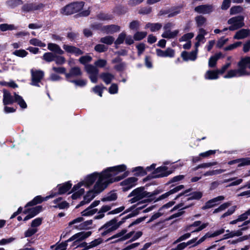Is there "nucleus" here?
Instances as JSON below:
<instances>
[{"instance_id": "nucleus-1", "label": "nucleus", "mask_w": 250, "mask_h": 250, "mask_svg": "<svg viewBox=\"0 0 250 250\" xmlns=\"http://www.w3.org/2000/svg\"><path fill=\"white\" fill-rule=\"evenodd\" d=\"M126 168V167L125 165H121L108 167L101 173L94 172L87 176L84 181L79 183L73 187L72 191H77L79 188L80 189L72 195V198L76 199L83 194L84 189L81 188L83 185L90 187L96 180L97 181L94 187V191L97 193H100L107 187L109 184L120 181L127 176L128 174L127 172H125L121 177L116 176L120 172L125 171Z\"/></svg>"}, {"instance_id": "nucleus-2", "label": "nucleus", "mask_w": 250, "mask_h": 250, "mask_svg": "<svg viewBox=\"0 0 250 250\" xmlns=\"http://www.w3.org/2000/svg\"><path fill=\"white\" fill-rule=\"evenodd\" d=\"M238 68L229 71L227 74L224 76L225 78H230L232 77H241L249 75L247 69H250V57L242 58L238 63Z\"/></svg>"}, {"instance_id": "nucleus-3", "label": "nucleus", "mask_w": 250, "mask_h": 250, "mask_svg": "<svg viewBox=\"0 0 250 250\" xmlns=\"http://www.w3.org/2000/svg\"><path fill=\"white\" fill-rule=\"evenodd\" d=\"M156 193L153 192H148L145 190L144 187L138 188L133 190L128 195V197H133L130 200L131 203H135L140 200H142L145 198L146 199L143 200L144 203L146 202H151L155 200V195Z\"/></svg>"}, {"instance_id": "nucleus-4", "label": "nucleus", "mask_w": 250, "mask_h": 250, "mask_svg": "<svg viewBox=\"0 0 250 250\" xmlns=\"http://www.w3.org/2000/svg\"><path fill=\"white\" fill-rule=\"evenodd\" d=\"M135 215V214L133 213H130L118 222L117 218H114L111 219L99 229L100 231L103 230L101 233L102 235L105 236L108 233L116 230L123 223L125 222L126 219L133 217Z\"/></svg>"}, {"instance_id": "nucleus-5", "label": "nucleus", "mask_w": 250, "mask_h": 250, "mask_svg": "<svg viewBox=\"0 0 250 250\" xmlns=\"http://www.w3.org/2000/svg\"><path fill=\"white\" fill-rule=\"evenodd\" d=\"M2 91L3 93L2 102L4 105L12 104L16 102L22 108H26L27 107V104L22 97L17 94L16 92H14V96H12L5 89H3Z\"/></svg>"}, {"instance_id": "nucleus-6", "label": "nucleus", "mask_w": 250, "mask_h": 250, "mask_svg": "<svg viewBox=\"0 0 250 250\" xmlns=\"http://www.w3.org/2000/svg\"><path fill=\"white\" fill-rule=\"evenodd\" d=\"M83 6L84 2L83 1L73 2L62 8L61 13L65 15L73 14L81 10Z\"/></svg>"}, {"instance_id": "nucleus-7", "label": "nucleus", "mask_w": 250, "mask_h": 250, "mask_svg": "<svg viewBox=\"0 0 250 250\" xmlns=\"http://www.w3.org/2000/svg\"><path fill=\"white\" fill-rule=\"evenodd\" d=\"M127 232V230L125 229H122L121 231L117 233V234L114 235L113 236H111V237L107 239V241L112 240L113 239H115L114 241H113L112 242L113 243H117L120 241H124L125 240H126L130 237L133 235V234L134 233V231H131L127 234H125V233Z\"/></svg>"}, {"instance_id": "nucleus-8", "label": "nucleus", "mask_w": 250, "mask_h": 250, "mask_svg": "<svg viewBox=\"0 0 250 250\" xmlns=\"http://www.w3.org/2000/svg\"><path fill=\"white\" fill-rule=\"evenodd\" d=\"M228 23L230 25L229 27V30H235L244 25V18L241 16L232 17L228 20Z\"/></svg>"}, {"instance_id": "nucleus-9", "label": "nucleus", "mask_w": 250, "mask_h": 250, "mask_svg": "<svg viewBox=\"0 0 250 250\" xmlns=\"http://www.w3.org/2000/svg\"><path fill=\"white\" fill-rule=\"evenodd\" d=\"M31 85L39 87V83L44 77V72L41 70L32 69L31 70Z\"/></svg>"}, {"instance_id": "nucleus-10", "label": "nucleus", "mask_w": 250, "mask_h": 250, "mask_svg": "<svg viewBox=\"0 0 250 250\" xmlns=\"http://www.w3.org/2000/svg\"><path fill=\"white\" fill-rule=\"evenodd\" d=\"M91 231H82L78 232L73 235L72 237L68 239L67 240V242L74 241L73 246H76L80 241L84 240L85 239L89 237L91 235Z\"/></svg>"}, {"instance_id": "nucleus-11", "label": "nucleus", "mask_w": 250, "mask_h": 250, "mask_svg": "<svg viewBox=\"0 0 250 250\" xmlns=\"http://www.w3.org/2000/svg\"><path fill=\"white\" fill-rule=\"evenodd\" d=\"M85 69L89 75V79L93 83H96L98 81L99 70L98 68L91 64H87L85 66Z\"/></svg>"}, {"instance_id": "nucleus-12", "label": "nucleus", "mask_w": 250, "mask_h": 250, "mask_svg": "<svg viewBox=\"0 0 250 250\" xmlns=\"http://www.w3.org/2000/svg\"><path fill=\"white\" fill-rule=\"evenodd\" d=\"M44 5L42 3H29L24 4L22 7V11L27 13L34 11L42 10Z\"/></svg>"}, {"instance_id": "nucleus-13", "label": "nucleus", "mask_w": 250, "mask_h": 250, "mask_svg": "<svg viewBox=\"0 0 250 250\" xmlns=\"http://www.w3.org/2000/svg\"><path fill=\"white\" fill-rule=\"evenodd\" d=\"M172 171L167 170V167L161 166L157 167L153 172L154 178H161L167 177L172 173Z\"/></svg>"}, {"instance_id": "nucleus-14", "label": "nucleus", "mask_w": 250, "mask_h": 250, "mask_svg": "<svg viewBox=\"0 0 250 250\" xmlns=\"http://www.w3.org/2000/svg\"><path fill=\"white\" fill-rule=\"evenodd\" d=\"M63 51L67 53L74 55L76 56H79L83 54V52L80 48L73 45L64 44L62 46Z\"/></svg>"}, {"instance_id": "nucleus-15", "label": "nucleus", "mask_w": 250, "mask_h": 250, "mask_svg": "<svg viewBox=\"0 0 250 250\" xmlns=\"http://www.w3.org/2000/svg\"><path fill=\"white\" fill-rule=\"evenodd\" d=\"M214 9L212 4H204L195 7L194 11L199 14H209L213 12Z\"/></svg>"}, {"instance_id": "nucleus-16", "label": "nucleus", "mask_w": 250, "mask_h": 250, "mask_svg": "<svg viewBox=\"0 0 250 250\" xmlns=\"http://www.w3.org/2000/svg\"><path fill=\"white\" fill-rule=\"evenodd\" d=\"M225 197L224 196L221 195L209 200L205 203V205L202 207V208L204 210L211 208L215 206L218 205L219 202L224 200Z\"/></svg>"}, {"instance_id": "nucleus-17", "label": "nucleus", "mask_w": 250, "mask_h": 250, "mask_svg": "<svg viewBox=\"0 0 250 250\" xmlns=\"http://www.w3.org/2000/svg\"><path fill=\"white\" fill-rule=\"evenodd\" d=\"M56 195V193L54 191H51L50 195L46 196L45 197H42L41 196H37L35 197L34 199L29 202L27 205L26 206H32L35 205H36L39 203H42L43 201H46L50 198H53Z\"/></svg>"}, {"instance_id": "nucleus-18", "label": "nucleus", "mask_w": 250, "mask_h": 250, "mask_svg": "<svg viewBox=\"0 0 250 250\" xmlns=\"http://www.w3.org/2000/svg\"><path fill=\"white\" fill-rule=\"evenodd\" d=\"M208 225V223H205L201 224V221H196L194 222L192 224L188 226L186 228L187 230H190L191 228L192 227H198L197 229H195L192 230L191 233H193L195 232H199L203 229H204L205 228H206L207 226Z\"/></svg>"}, {"instance_id": "nucleus-19", "label": "nucleus", "mask_w": 250, "mask_h": 250, "mask_svg": "<svg viewBox=\"0 0 250 250\" xmlns=\"http://www.w3.org/2000/svg\"><path fill=\"white\" fill-rule=\"evenodd\" d=\"M137 179L135 177H129L121 183V185L123 186V190L127 191L136 185Z\"/></svg>"}, {"instance_id": "nucleus-20", "label": "nucleus", "mask_w": 250, "mask_h": 250, "mask_svg": "<svg viewBox=\"0 0 250 250\" xmlns=\"http://www.w3.org/2000/svg\"><path fill=\"white\" fill-rule=\"evenodd\" d=\"M98 194L94 191V188L93 190H89L84 196L83 200L77 206V208L89 203Z\"/></svg>"}, {"instance_id": "nucleus-21", "label": "nucleus", "mask_w": 250, "mask_h": 250, "mask_svg": "<svg viewBox=\"0 0 250 250\" xmlns=\"http://www.w3.org/2000/svg\"><path fill=\"white\" fill-rule=\"evenodd\" d=\"M156 51L157 55L161 57L173 58L175 55L174 50L170 48H168L166 50L157 49Z\"/></svg>"}, {"instance_id": "nucleus-22", "label": "nucleus", "mask_w": 250, "mask_h": 250, "mask_svg": "<svg viewBox=\"0 0 250 250\" xmlns=\"http://www.w3.org/2000/svg\"><path fill=\"white\" fill-rule=\"evenodd\" d=\"M82 72L80 67L75 66L72 67L69 73H65L66 78L68 80L71 77H77L81 76Z\"/></svg>"}, {"instance_id": "nucleus-23", "label": "nucleus", "mask_w": 250, "mask_h": 250, "mask_svg": "<svg viewBox=\"0 0 250 250\" xmlns=\"http://www.w3.org/2000/svg\"><path fill=\"white\" fill-rule=\"evenodd\" d=\"M197 49L194 51L190 52L189 53H188L186 51H184L182 53L181 56L185 61H187L188 60L195 61L197 58Z\"/></svg>"}, {"instance_id": "nucleus-24", "label": "nucleus", "mask_w": 250, "mask_h": 250, "mask_svg": "<svg viewBox=\"0 0 250 250\" xmlns=\"http://www.w3.org/2000/svg\"><path fill=\"white\" fill-rule=\"evenodd\" d=\"M47 48L50 51L60 55H62L64 53V51L61 48L59 45L56 43H48Z\"/></svg>"}, {"instance_id": "nucleus-25", "label": "nucleus", "mask_w": 250, "mask_h": 250, "mask_svg": "<svg viewBox=\"0 0 250 250\" xmlns=\"http://www.w3.org/2000/svg\"><path fill=\"white\" fill-rule=\"evenodd\" d=\"M71 184L69 182H66L63 184L62 185H58L57 188H58V192L55 191L56 189H54V190L52 191H54L56 193V195L57 194H62L66 192L71 187Z\"/></svg>"}, {"instance_id": "nucleus-26", "label": "nucleus", "mask_w": 250, "mask_h": 250, "mask_svg": "<svg viewBox=\"0 0 250 250\" xmlns=\"http://www.w3.org/2000/svg\"><path fill=\"white\" fill-rule=\"evenodd\" d=\"M93 223L92 220H89L80 223L79 225H75L74 228L79 229V230H83V229H88L92 228V225Z\"/></svg>"}, {"instance_id": "nucleus-27", "label": "nucleus", "mask_w": 250, "mask_h": 250, "mask_svg": "<svg viewBox=\"0 0 250 250\" xmlns=\"http://www.w3.org/2000/svg\"><path fill=\"white\" fill-rule=\"evenodd\" d=\"M250 34L249 29H242L237 31L234 36V39L237 40H242L247 38Z\"/></svg>"}, {"instance_id": "nucleus-28", "label": "nucleus", "mask_w": 250, "mask_h": 250, "mask_svg": "<svg viewBox=\"0 0 250 250\" xmlns=\"http://www.w3.org/2000/svg\"><path fill=\"white\" fill-rule=\"evenodd\" d=\"M113 204L112 205H105L103 206L98 212V214L94 217L95 219H100L104 216V213L110 210Z\"/></svg>"}, {"instance_id": "nucleus-29", "label": "nucleus", "mask_w": 250, "mask_h": 250, "mask_svg": "<svg viewBox=\"0 0 250 250\" xmlns=\"http://www.w3.org/2000/svg\"><path fill=\"white\" fill-rule=\"evenodd\" d=\"M100 78L106 84H108L114 78V76L111 73L105 72L102 73L100 75Z\"/></svg>"}, {"instance_id": "nucleus-30", "label": "nucleus", "mask_w": 250, "mask_h": 250, "mask_svg": "<svg viewBox=\"0 0 250 250\" xmlns=\"http://www.w3.org/2000/svg\"><path fill=\"white\" fill-rule=\"evenodd\" d=\"M219 74L217 70H208L205 74V78L207 80H216L219 78Z\"/></svg>"}, {"instance_id": "nucleus-31", "label": "nucleus", "mask_w": 250, "mask_h": 250, "mask_svg": "<svg viewBox=\"0 0 250 250\" xmlns=\"http://www.w3.org/2000/svg\"><path fill=\"white\" fill-rule=\"evenodd\" d=\"M18 29V27L13 24L2 23L0 24V30L2 32Z\"/></svg>"}, {"instance_id": "nucleus-32", "label": "nucleus", "mask_w": 250, "mask_h": 250, "mask_svg": "<svg viewBox=\"0 0 250 250\" xmlns=\"http://www.w3.org/2000/svg\"><path fill=\"white\" fill-rule=\"evenodd\" d=\"M178 33V30H175L173 31L167 30L165 31V32L162 34V37L164 38L172 39L176 37Z\"/></svg>"}, {"instance_id": "nucleus-33", "label": "nucleus", "mask_w": 250, "mask_h": 250, "mask_svg": "<svg viewBox=\"0 0 250 250\" xmlns=\"http://www.w3.org/2000/svg\"><path fill=\"white\" fill-rule=\"evenodd\" d=\"M162 27V25L159 23H147L145 28H149L151 32H155L159 30Z\"/></svg>"}, {"instance_id": "nucleus-34", "label": "nucleus", "mask_w": 250, "mask_h": 250, "mask_svg": "<svg viewBox=\"0 0 250 250\" xmlns=\"http://www.w3.org/2000/svg\"><path fill=\"white\" fill-rule=\"evenodd\" d=\"M22 3L21 0H8L5 2L6 6L10 8H14Z\"/></svg>"}, {"instance_id": "nucleus-35", "label": "nucleus", "mask_w": 250, "mask_h": 250, "mask_svg": "<svg viewBox=\"0 0 250 250\" xmlns=\"http://www.w3.org/2000/svg\"><path fill=\"white\" fill-rule=\"evenodd\" d=\"M207 34V32L205 29L203 28H200L199 29L198 35L196 37V40L202 43H204L205 42V36Z\"/></svg>"}, {"instance_id": "nucleus-36", "label": "nucleus", "mask_w": 250, "mask_h": 250, "mask_svg": "<svg viewBox=\"0 0 250 250\" xmlns=\"http://www.w3.org/2000/svg\"><path fill=\"white\" fill-rule=\"evenodd\" d=\"M98 209L96 208H92L90 207H88L87 208L81 212L82 215L83 216H89L94 214Z\"/></svg>"}, {"instance_id": "nucleus-37", "label": "nucleus", "mask_w": 250, "mask_h": 250, "mask_svg": "<svg viewBox=\"0 0 250 250\" xmlns=\"http://www.w3.org/2000/svg\"><path fill=\"white\" fill-rule=\"evenodd\" d=\"M203 196V193L201 191L193 192L190 194V196L186 198V200L189 201L191 200H199Z\"/></svg>"}, {"instance_id": "nucleus-38", "label": "nucleus", "mask_w": 250, "mask_h": 250, "mask_svg": "<svg viewBox=\"0 0 250 250\" xmlns=\"http://www.w3.org/2000/svg\"><path fill=\"white\" fill-rule=\"evenodd\" d=\"M231 204V202H226L221 205L218 208L215 209L213 213H216L225 210L226 208L230 207Z\"/></svg>"}, {"instance_id": "nucleus-39", "label": "nucleus", "mask_w": 250, "mask_h": 250, "mask_svg": "<svg viewBox=\"0 0 250 250\" xmlns=\"http://www.w3.org/2000/svg\"><path fill=\"white\" fill-rule=\"evenodd\" d=\"M55 58V54L52 52L45 53L42 57V59L47 62L54 61Z\"/></svg>"}, {"instance_id": "nucleus-40", "label": "nucleus", "mask_w": 250, "mask_h": 250, "mask_svg": "<svg viewBox=\"0 0 250 250\" xmlns=\"http://www.w3.org/2000/svg\"><path fill=\"white\" fill-rule=\"evenodd\" d=\"M117 196L116 193L111 192L106 195L105 197L101 199L103 202L112 201L116 200Z\"/></svg>"}, {"instance_id": "nucleus-41", "label": "nucleus", "mask_w": 250, "mask_h": 250, "mask_svg": "<svg viewBox=\"0 0 250 250\" xmlns=\"http://www.w3.org/2000/svg\"><path fill=\"white\" fill-rule=\"evenodd\" d=\"M221 54H216L215 55L211 57L208 61V66L210 67H214L215 66L217 60L219 59Z\"/></svg>"}, {"instance_id": "nucleus-42", "label": "nucleus", "mask_w": 250, "mask_h": 250, "mask_svg": "<svg viewBox=\"0 0 250 250\" xmlns=\"http://www.w3.org/2000/svg\"><path fill=\"white\" fill-rule=\"evenodd\" d=\"M104 29L106 30L108 33H112L119 31L120 30V26L116 25H111L105 26Z\"/></svg>"}, {"instance_id": "nucleus-43", "label": "nucleus", "mask_w": 250, "mask_h": 250, "mask_svg": "<svg viewBox=\"0 0 250 250\" xmlns=\"http://www.w3.org/2000/svg\"><path fill=\"white\" fill-rule=\"evenodd\" d=\"M182 8L181 7H175L169 10V13L167 15L168 18L174 17L181 13Z\"/></svg>"}, {"instance_id": "nucleus-44", "label": "nucleus", "mask_w": 250, "mask_h": 250, "mask_svg": "<svg viewBox=\"0 0 250 250\" xmlns=\"http://www.w3.org/2000/svg\"><path fill=\"white\" fill-rule=\"evenodd\" d=\"M195 20L197 26H203L206 22V19L203 16L200 15L195 17Z\"/></svg>"}, {"instance_id": "nucleus-45", "label": "nucleus", "mask_w": 250, "mask_h": 250, "mask_svg": "<svg viewBox=\"0 0 250 250\" xmlns=\"http://www.w3.org/2000/svg\"><path fill=\"white\" fill-rule=\"evenodd\" d=\"M70 83H73L76 86L80 87H83L87 83V81L86 80L80 79L77 80H68Z\"/></svg>"}, {"instance_id": "nucleus-46", "label": "nucleus", "mask_w": 250, "mask_h": 250, "mask_svg": "<svg viewBox=\"0 0 250 250\" xmlns=\"http://www.w3.org/2000/svg\"><path fill=\"white\" fill-rule=\"evenodd\" d=\"M29 42L31 44L34 46H38L40 47H45L46 46L45 43L42 42V41L36 38L31 39Z\"/></svg>"}, {"instance_id": "nucleus-47", "label": "nucleus", "mask_w": 250, "mask_h": 250, "mask_svg": "<svg viewBox=\"0 0 250 250\" xmlns=\"http://www.w3.org/2000/svg\"><path fill=\"white\" fill-rule=\"evenodd\" d=\"M114 41V38L112 36H106L103 38H102L100 39V42L103 43H105L106 44L110 45Z\"/></svg>"}, {"instance_id": "nucleus-48", "label": "nucleus", "mask_w": 250, "mask_h": 250, "mask_svg": "<svg viewBox=\"0 0 250 250\" xmlns=\"http://www.w3.org/2000/svg\"><path fill=\"white\" fill-rule=\"evenodd\" d=\"M105 88V87L103 85H96L92 88V90L95 93L97 94L99 96L102 97L103 89Z\"/></svg>"}, {"instance_id": "nucleus-49", "label": "nucleus", "mask_w": 250, "mask_h": 250, "mask_svg": "<svg viewBox=\"0 0 250 250\" xmlns=\"http://www.w3.org/2000/svg\"><path fill=\"white\" fill-rule=\"evenodd\" d=\"M103 242V239L101 238H99L98 239H96L93 241H91L89 244L88 246L87 247V249H91L97 246L100 245Z\"/></svg>"}, {"instance_id": "nucleus-50", "label": "nucleus", "mask_w": 250, "mask_h": 250, "mask_svg": "<svg viewBox=\"0 0 250 250\" xmlns=\"http://www.w3.org/2000/svg\"><path fill=\"white\" fill-rule=\"evenodd\" d=\"M247 219H248V217L246 215L245 212H244V213H243V214L240 215L239 216H238L237 219H236L235 220H234L233 221H231L230 222V224H232V225L235 224L238 222L244 221H245Z\"/></svg>"}, {"instance_id": "nucleus-51", "label": "nucleus", "mask_w": 250, "mask_h": 250, "mask_svg": "<svg viewBox=\"0 0 250 250\" xmlns=\"http://www.w3.org/2000/svg\"><path fill=\"white\" fill-rule=\"evenodd\" d=\"M147 33L146 32H137L134 35V39L136 41H140L146 37Z\"/></svg>"}, {"instance_id": "nucleus-52", "label": "nucleus", "mask_w": 250, "mask_h": 250, "mask_svg": "<svg viewBox=\"0 0 250 250\" xmlns=\"http://www.w3.org/2000/svg\"><path fill=\"white\" fill-rule=\"evenodd\" d=\"M237 208L236 206H233L231 207L230 208H229L227 211L225 212L224 214L222 215L221 216V218H225L227 216L231 215L235 211L236 209Z\"/></svg>"}, {"instance_id": "nucleus-53", "label": "nucleus", "mask_w": 250, "mask_h": 250, "mask_svg": "<svg viewBox=\"0 0 250 250\" xmlns=\"http://www.w3.org/2000/svg\"><path fill=\"white\" fill-rule=\"evenodd\" d=\"M125 32L121 33L119 35L118 38L115 41V44L116 45H119L123 43L124 41L125 40Z\"/></svg>"}, {"instance_id": "nucleus-54", "label": "nucleus", "mask_w": 250, "mask_h": 250, "mask_svg": "<svg viewBox=\"0 0 250 250\" xmlns=\"http://www.w3.org/2000/svg\"><path fill=\"white\" fill-rule=\"evenodd\" d=\"M42 209V207L40 206L33 208L30 209L29 214H30L31 215H33V217H34L35 216L37 215L41 211Z\"/></svg>"}, {"instance_id": "nucleus-55", "label": "nucleus", "mask_w": 250, "mask_h": 250, "mask_svg": "<svg viewBox=\"0 0 250 250\" xmlns=\"http://www.w3.org/2000/svg\"><path fill=\"white\" fill-rule=\"evenodd\" d=\"M54 61L58 65H62L65 63L66 60L64 57L60 56H57L55 55V58Z\"/></svg>"}, {"instance_id": "nucleus-56", "label": "nucleus", "mask_w": 250, "mask_h": 250, "mask_svg": "<svg viewBox=\"0 0 250 250\" xmlns=\"http://www.w3.org/2000/svg\"><path fill=\"white\" fill-rule=\"evenodd\" d=\"M0 84L3 86H7L12 88H17L18 87V85L13 81L9 82H6L5 81L0 82Z\"/></svg>"}, {"instance_id": "nucleus-57", "label": "nucleus", "mask_w": 250, "mask_h": 250, "mask_svg": "<svg viewBox=\"0 0 250 250\" xmlns=\"http://www.w3.org/2000/svg\"><path fill=\"white\" fill-rule=\"evenodd\" d=\"M94 49L98 52H104L107 50V47L102 44H98L95 46Z\"/></svg>"}, {"instance_id": "nucleus-58", "label": "nucleus", "mask_w": 250, "mask_h": 250, "mask_svg": "<svg viewBox=\"0 0 250 250\" xmlns=\"http://www.w3.org/2000/svg\"><path fill=\"white\" fill-rule=\"evenodd\" d=\"M194 34L193 33H188L184 35L180 39V42H186L188 41L194 37Z\"/></svg>"}, {"instance_id": "nucleus-59", "label": "nucleus", "mask_w": 250, "mask_h": 250, "mask_svg": "<svg viewBox=\"0 0 250 250\" xmlns=\"http://www.w3.org/2000/svg\"><path fill=\"white\" fill-rule=\"evenodd\" d=\"M91 60L92 57L88 55L82 56L79 58V62L83 64L91 62Z\"/></svg>"}, {"instance_id": "nucleus-60", "label": "nucleus", "mask_w": 250, "mask_h": 250, "mask_svg": "<svg viewBox=\"0 0 250 250\" xmlns=\"http://www.w3.org/2000/svg\"><path fill=\"white\" fill-rule=\"evenodd\" d=\"M27 54L28 53L25 50L23 49L17 50L13 53V54L20 57H25Z\"/></svg>"}, {"instance_id": "nucleus-61", "label": "nucleus", "mask_w": 250, "mask_h": 250, "mask_svg": "<svg viewBox=\"0 0 250 250\" xmlns=\"http://www.w3.org/2000/svg\"><path fill=\"white\" fill-rule=\"evenodd\" d=\"M191 232L190 233H187L184 234V235L181 236L174 242V244H176V243H179L180 242H182L184 240H185L189 238L191 236Z\"/></svg>"}, {"instance_id": "nucleus-62", "label": "nucleus", "mask_w": 250, "mask_h": 250, "mask_svg": "<svg viewBox=\"0 0 250 250\" xmlns=\"http://www.w3.org/2000/svg\"><path fill=\"white\" fill-rule=\"evenodd\" d=\"M83 221V219L82 217H78L72 221H70L69 223V226H71L72 225H74V227L75 225H79L80 223H82Z\"/></svg>"}, {"instance_id": "nucleus-63", "label": "nucleus", "mask_w": 250, "mask_h": 250, "mask_svg": "<svg viewBox=\"0 0 250 250\" xmlns=\"http://www.w3.org/2000/svg\"><path fill=\"white\" fill-rule=\"evenodd\" d=\"M37 229L36 228H29L28 230H27L24 233L25 237H30L34 234L37 231Z\"/></svg>"}, {"instance_id": "nucleus-64", "label": "nucleus", "mask_w": 250, "mask_h": 250, "mask_svg": "<svg viewBox=\"0 0 250 250\" xmlns=\"http://www.w3.org/2000/svg\"><path fill=\"white\" fill-rule=\"evenodd\" d=\"M118 91V85L115 83L112 84L108 89L109 92L111 94L117 93Z\"/></svg>"}]
</instances>
